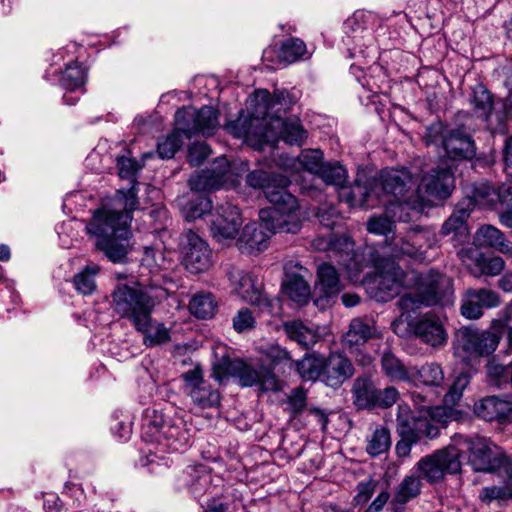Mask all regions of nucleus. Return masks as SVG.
<instances>
[{
  "instance_id": "44",
  "label": "nucleus",
  "mask_w": 512,
  "mask_h": 512,
  "mask_svg": "<svg viewBox=\"0 0 512 512\" xmlns=\"http://www.w3.org/2000/svg\"><path fill=\"white\" fill-rule=\"evenodd\" d=\"M318 177L327 185L343 187L347 180V171L339 162H325Z\"/></svg>"
},
{
  "instance_id": "59",
  "label": "nucleus",
  "mask_w": 512,
  "mask_h": 512,
  "mask_svg": "<svg viewBox=\"0 0 512 512\" xmlns=\"http://www.w3.org/2000/svg\"><path fill=\"white\" fill-rule=\"evenodd\" d=\"M410 238L414 242L418 254H421L424 248H431L434 244V235L420 227L410 229Z\"/></svg>"
},
{
  "instance_id": "27",
  "label": "nucleus",
  "mask_w": 512,
  "mask_h": 512,
  "mask_svg": "<svg viewBox=\"0 0 512 512\" xmlns=\"http://www.w3.org/2000/svg\"><path fill=\"white\" fill-rule=\"evenodd\" d=\"M415 335L424 343L434 348L446 344L448 334L441 319L433 314H426L413 326Z\"/></svg>"
},
{
  "instance_id": "4",
  "label": "nucleus",
  "mask_w": 512,
  "mask_h": 512,
  "mask_svg": "<svg viewBox=\"0 0 512 512\" xmlns=\"http://www.w3.org/2000/svg\"><path fill=\"white\" fill-rule=\"evenodd\" d=\"M168 296L165 288L154 283H119L111 293L110 305L117 316L128 320L137 331H146L154 308Z\"/></svg>"
},
{
  "instance_id": "52",
  "label": "nucleus",
  "mask_w": 512,
  "mask_h": 512,
  "mask_svg": "<svg viewBox=\"0 0 512 512\" xmlns=\"http://www.w3.org/2000/svg\"><path fill=\"white\" fill-rule=\"evenodd\" d=\"M419 380L428 386H440L444 381L442 368L435 363L423 365L418 371Z\"/></svg>"
},
{
  "instance_id": "16",
  "label": "nucleus",
  "mask_w": 512,
  "mask_h": 512,
  "mask_svg": "<svg viewBox=\"0 0 512 512\" xmlns=\"http://www.w3.org/2000/svg\"><path fill=\"white\" fill-rule=\"evenodd\" d=\"M175 122L187 138L198 133L211 135L219 125L217 111L209 106H204L199 110L192 107L178 109L175 114Z\"/></svg>"
},
{
  "instance_id": "32",
  "label": "nucleus",
  "mask_w": 512,
  "mask_h": 512,
  "mask_svg": "<svg viewBox=\"0 0 512 512\" xmlns=\"http://www.w3.org/2000/svg\"><path fill=\"white\" fill-rule=\"evenodd\" d=\"M391 445L390 431L384 426H376L366 437V452L371 457H378L388 452Z\"/></svg>"
},
{
  "instance_id": "25",
  "label": "nucleus",
  "mask_w": 512,
  "mask_h": 512,
  "mask_svg": "<svg viewBox=\"0 0 512 512\" xmlns=\"http://www.w3.org/2000/svg\"><path fill=\"white\" fill-rule=\"evenodd\" d=\"M255 99L261 102L259 103L260 109L256 110L251 117L259 116L260 118L267 119L269 109L278 107L276 112H280L281 110H290L299 99V91L296 89H292L290 91L285 89H275L273 96H270V93L267 90H258L255 93Z\"/></svg>"
},
{
  "instance_id": "49",
  "label": "nucleus",
  "mask_w": 512,
  "mask_h": 512,
  "mask_svg": "<svg viewBox=\"0 0 512 512\" xmlns=\"http://www.w3.org/2000/svg\"><path fill=\"white\" fill-rule=\"evenodd\" d=\"M511 368L512 364L504 365L495 356L489 358L486 363L488 377L495 381V384L499 387L502 383L508 382Z\"/></svg>"
},
{
  "instance_id": "28",
  "label": "nucleus",
  "mask_w": 512,
  "mask_h": 512,
  "mask_svg": "<svg viewBox=\"0 0 512 512\" xmlns=\"http://www.w3.org/2000/svg\"><path fill=\"white\" fill-rule=\"evenodd\" d=\"M474 244L477 247L494 249L506 257L512 258V241L494 225H481L474 235Z\"/></svg>"
},
{
  "instance_id": "6",
  "label": "nucleus",
  "mask_w": 512,
  "mask_h": 512,
  "mask_svg": "<svg viewBox=\"0 0 512 512\" xmlns=\"http://www.w3.org/2000/svg\"><path fill=\"white\" fill-rule=\"evenodd\" d=\"M192 424L184 416L175 414L169 419L154 409L145 411L142 424V438L149 443H157L170 452L186 451L192 441Z\"/></svg>"
},
{
  "instance_id": "35",
  "label": "nucleus",
  "mask_w": 512,
  "mask_h": 512,
  "mask_svg": "<svg viewBox=\"0 0 512 512\" xmlns=\"http://www.w3.org/2000/svg\"><path fill=\"white\" fill-rule=\"evenodd\" d=\"M217 309V302L214 296L208 292L195 294L189 302V311L195 317L208 319L214 316Z\"/></svg>"
},
{
  "instance_id": "38",
  "label": "nucleus",
  "mask_w": 512,
  "mask_h": 512,
  "mask_svg": "<svg viewBox=\"0 0 512 512\" xmlns=\"http://www.w3.org/2000/svg\"><path fill=\"white\" fill-rule=\"evenodd\" d=\"M372 335L371 327L359 319L350 323L349 330L344 334L342 343L345 348L358 347L364 344Z\"/></svg>"
},
{
  "instance_id": "56",
  "label": "nucleus",
  "mask_w": 512,
  "mask_h": 512,
  "mask_svg": "<svg viewBox=\"0 0 512 512\" xmlns=\"http://www.w3.org/2000/svg\"><path fill=\"white\" fill-rule=\"evenodd\" d=\"M473 103L476 111L479 113V116L489 118L491 110H492V97L491 94L480 87L477 90H474Z\"/></svg>"
},
{
  "instance_id": "64",
  "label": "nucleus",
  "mask_w": 512,
  "mask_h": 512,
  "mask_svg": "<svg viewBox=\"0 0 512 512\" xmlns=\"http://www.w3.org/2000/svg\"><path fill=\"white\" fill-rule=\"evenodd\" d=\"M512 322V300L498 312V317L491 321V328L504 330Z\"/></svg>"
},
{
  "instance_id": "10",
  "label": "nucleus",
  "mask_w": 512,
  "mask_h": 512,
  "mask_svg": "<svg viewBox=\"0 0 512 512\" xmlns=\"http://www.w3.org/2000/svg\"><path fill=\"white\" fill-rule=\"evenodd\" d=\"M413 285H416V295L404 294L399 299V305L404 309H415L420 305L432 306L445 304L453 293L452 280L434 270L417 275Z\"/></svg>"
},
{
  "instance_id": "23",
  "label": "nucleus",
  "mask_w": 512,
  "mask_h": 512,
  "mask_svg": "<svg viewBox=\"0 0 512 512\" xmlns=\"http://www.w3.org/2000/svg\"><path fill=\"white\" fill-rule=\"evenodd\" d=\"M241 224L239 208L231 203H225L219 206L217 215L211 222L210 230L217 241L223 242L234 239Z\"/></svg>"
},
{
  "instance_id": "58",
  "label": "nucleus",
  "mask_w": 512,
  "mask_h": 512,
  "mask_svg": "<svg viewBox=\"0 0 512 512\" xmlns=\"http://www.w3.org/2000/svg\"><path fill=\"white\" fill-rule=\"evenodd\" d=\"M212 209V201L205 196H198L188 205L187 218L195 220L201 218Z\"/></svg>"
},
{
  "instance_id": "17",
  "label": "nucleus",
  "mask_w": 512,
  "mask_h": 512,
  "mask_svg": "<svg viewBox=\"0 0 512 512\" xmlns=\"http://www.w3.org/2000/svg\"><path fill=\"white\" fill-rule=\"evenodd\" d=\"M503 335V330L480 331L472 326H463L456 330L453 346L462 352H495Z\"/></svg>"
},
{
  "instance_id": "33",
  "label": "nucleus",
  "mask_w": 512,
  "mask_h": 512,
  "mask_svg": "<svg viewBox=\"0 0 512 512\" xmlns=\"http://www.w3.org/2000/svg\"><path fill=\"white\" fill-rule=\"evenodd\" d=\"M377 390L369 378H357L352 389L354 404L362 409L375 407Z\"/></svg>"
},
{
  "instance_id": "39",
  "label": "nucleus",
  "mask_w": 512,
  "mask_h": 512,
  "mask_svg": "<svg viewBox=\"0 0 512 512\" xmlns=\"http://www.w3.org/2000/svg\"><path fill=\"white\" fill-rule=\"evenodd\" d=\"M497 199L499 222L507 228H512V185L502 184L498 188Z\"/></svg>"
},
{
  "instance_id": "30",
  "label": "nucleus",
  "mask_w": 512,
  "mask_h": 512,
  "mask_svg": "<svg viewBox=\"0 0 512 512\" xmlns=\"http://www.w3.org/2000/svg\"><path fill=\"white\" fill-rule=\"evenodd\" d=\"M474 411L486 421L502 420L512 413V401L489 396L476 403Z\"/></svg>"
},
{
  "instance_id": "55",
  "label": "nucleus",
  "mask_w": 512,
  "mask_h": 512,
  "mask_svg": "<svg viewBox=\"0 0 512 512\" xmlns=\"http://www.w3.org/2000/svg\"><path fill=\"white\" fill-rule=\"evenodd\" d=\"M187 349L189 350H204V351H210L215 352L216 350H225V345L214 339V338H207L203 335H198L194 339L190 340L187 345Z\"/></svg>"
},
{
  "instance_id": "62",
  "label": "nucleus",
  "mask_w": 512,
  "mask_h": 512,
  "mask_svg": "<svg viewBox=\"0 0 512 512\" xmlns=\"http://www.w3.org/2000/svg\"><path fill=\"white\" fill-rule=\"evenodd\" d=\"M254 325L255 318L248 308L240 309L233 318V327L239 333L252 329Z\"/></svg>"
},
{
  "instance_id": "60",
  "label": "nucleus",
  "mask_w": 512,
  "mask_h": 512,
  "mask_svg": "<svg viewBox=\"0 0 512 512\" xmlns=\"http://www.w3.org/2000/svg\"><path fill=\"white\" fill-rule=\"evenodd\" d=\"M376 482L372 479L361 481L356 486V494L353 497V504L364 505L366 504L375 492Z\"/></svg>"
},
{
  "instance_id": "46",
  "label": "nucleus",
  "mask_w": 512,
  "mask_h": 512,
  "mask_svg": "<svg viewBox=\"0 0 512 512\" xmlns=\"http://www.w3.org/2000/svg\"><path fill=\"white\" fill-rule=\"evenodd\" d=\"M181 133L182 131L177 126L169 135L158 142L157 152L161 158L170 159L174 157L183 143Z\"/></svg>"
},
{
  "instance_id": "34",
  "label": "nucleus",
  "mask_w": 512,
  "mask_h": 512,
  "mask_svg": "<svg viewBox=\"0 0 512 512\" xmlns=\"http://www.w3.org/2000/svg\"><path fill=\"white\" fill-rule=\"evenodd\" d=\"M317 275L320 289L326 297L335 296L341 291L342 286L335 267L323 263L318 267Z\"/></svg>"
},
{
  "instance_id": "57",
  "label": "nucleus",
  "mask_w": 512,
  "mask_h": 512,
  "mask_svg": "<svg viewBox=\"0 0 512 512\" xmlns=\"http://www.w3.org/2000/svg\"><path fill=\"white\" fill-rule=\"evenodd\" d=\"M461 262L469 269L473 274V270L479 268L480 263L483 259V254L473 247L461 248L457 253Z\"/></svg>"
},
{
  "instance_id": "8",
  "label": "nucleus",
  "mask_w": 512,
  "mask_h": 512,
  "mask_svg": "<svg viewBox=\"0 0 512 512\" xmlns=\"http://www.w3.org/2000/svg\"><path fill=\"white\" fill-rule=\"evenodd\" d=\"M296 368L304 380L321 379L327 386L337 388L353 376L354 367L344 354H305L296 363Z\"/></svg>"
},
{
  "instance_id": "48",
  "label": "nucleus",
  "mask_w": 512,
  "mask_h": 512,
  "mask_svg": "<svg viewBox=\"0 0 512 512\" xmlns=\"http://www.w3.org/2000/svg\"><path fill=\"white\" fill-rule=\"evenodd\" d=\"M471 379V374L461 372L454 380L449 391L445 394L442 406L451 407L461 399L464 389L467 387Z\"/></svg>"
},
{
  "instance_id": "51",
  "label": "nucleus",
  "mask_w": 512,
  "mask_h": 512,
  "mask_svg": "<svg viewBox=\"0 0 512 512\" xmlns=\"http://www.w3.org/2000/svg\"><path fill=\"white\" fill-rule=\"evenodd\" d=\"M384 213V216H373L369 219L367 230L370 233L387 236L393 231L394 222L400 221L398 218L388 215L385 208Z\"/></svg>"
},
{
  "instance_id": "5",
  "label": "nucleus",
  "mask_w": 512,
  "mask_h": 512,
  "mask_svg": "<svg viewBox=\"0 0 512 512\" xmlns=\"http://www.w3.org/2000/svg\"><path fill=\"white\" fill-rule=\"evenodd\" d=\"M246 120L238 119L228 125V130L237 138H243L252 145L262 148L263 144H274L279 139L289 145H302L307 138V132L299 118L283 119L280 116L269 120L259 116Z\"/></svg>"
},
{
  "instance_id": "61",
  "label": "nucleus",
  "mask_w": 512,
  "mask_h": 512,
  "mask_svg": "<svg viewBox=\"0 0 512 512\" xmlns=\"http://www.w3.org/2000/svg\"><path fill=\"white\" fill-rule=\"evenodd\" d=\"M210 153L211 150L206 143H193L188 149V161L192 166H200Z\"/></svg>"
},
{
  "instance_id": "2",
  "label": "nucleus",
  "mask_w": 512,
  "mask_h": 512,
  "mask_svg": "<svg viewBox=\"0 0 512 512\" xmlns=\"http://www.w3.org/2000/svg\"><path fill=\"white\" fill-rule=\"evenodd\" d=\"M117 167L119 176L131 182L128 189L117 191L123 211L106 208L98 210L86 226L87 233L95 239L96 248L113 263L123 262L128 254V241L131 236L129 223L132 212L139 204L136 173L141 170L142 165L134 158L122 155L117 158Z\"/></svg>"
},
{
  "instance_id": "7",
  "label": "nucleus",
  "mask_w": 512,
  "mask_h": 512,
  "mask_svg": "<svg viewBox=\"0 0 512 512\" xmlns=\"http://www.w3.org/2000/svg\"><path fill=\"white\" fill-rule=\"evenodd\" d=\"M457 410L446 406H423L419 415H413L407 406H399L397 414V432L400 437L420 441L422 437L433 439L438 436L440 426L456 420Z\"/></svg>"
},
{
  "instance_id": "20",
  "label": "nucleus",
  "mask_w": 512,
  "mask_h": 512,
  "mask_svg": "<svg viewBox=\"0 0 512 512\" xmlns=\"http://www.w3.org/2000/svg\"><path fill=\"white\" fill-rule=\"evenodd\" d=\"M498 292L488 288H468L462 295L460 314L468 320H478L485 309H494L501 305Z\"/></svg>"
},
{
  "instance_id": "1",
  "label": "nucleus",
  "mask_w": 512,
  "mask_h": 512,
  "mask_svg": "<svg viewBox=\"0 0 512 512\" xmlns=\"http://www.w3.org/2000/svg\"><path fill=\"white\" fill-rule=\"evenodd\" d=\"M245 181L248 187L261 190L272 206L259 211L260 223L251 222L242 229L236 242L241 253L254 254L266 250L272 234L300 232L299 204L287 190L290 179L286 175L259 169L249 172Z\"/></svg>"
},
{
  "instance_id": "54",
  "label": "nucleus",
  "mask_w": 512,
  "mask_h": 512,
  "mask_svg": "<svg viewBox=\"0 0 512 512\" xmlns=\"http://www.w3.org/2000/svg\"><path fill=\"white\" fill-rule=\"evenodd\" d=\"M505 268V261L500 256H493L483 259L479 268L473 270V275L479 277L481 275L496 276L499 275Z\"/></svg>"
},
{
  "instance_id": "42",
  "label": "nucleus",
  "mask_w": 512,
  "mask_h": 512,
  "mask_svg": "<svg viewBox=\"0 0 512 512\" xmlns=\"http://www.w3.org/2000/svg\"><path fill=\"white\" fill-rule=\"evenodd\" d=\"M498 191L496 192L488 183H476L471 189V194L467 195L462 200H470L472 202V211L476 205L488 206L492 204L497 198Z\"/></svg>"
},
{
  "instance_id": "9",
  "label": "nucleus",
  "mask_w": 512,
  "mask_h": 512,
  "mask_svg": "<svg viewBox=\"0 0 512 512\" xmlns=\"http://www.w3.org/2000/svg\"><path fill=\"white\" fill-rule=\"evenodd\" d=\"M376 274L365 279L364 285L370 297L377 302H387L400 293L403 288L413 286L415 272H406L393 260L375 261Z\"/></svg>"
},
{
  "instance_id": "11",
  "label": "nucleus",
  "mask_w": 512,
  "mask_h": 512,
  "mask_svg": "<svg viewBox=\"0 0 512 512\" xmlns=\"http://www.w3.org/2000/svg\"><path fill=\"white\" fill-rule=\"evenodd\" d=\"M213 376L217 380L225 377H237L244 387L259 386L262 391H277L278 380L271 368L260 367L254 369L238 358H231L229 354H223L213 363Z\"/></svg>"
},
{
  "instance_id": "50",
  "label": "nucleus",
  "mask_w": 512,
  "mask_h": 512,
  "mask_svg": "<svg viewBox=\"0 0 512 512\" xmlns=\"http://www.w3.org/2000/svg\"><path fill=\"white\" fill-rule=\"evenodd\" d=\"M390 245L392 246L391 253L393 256L416 257L419 255L414 242L410 238V230L404 236H393Z\"/></svg>"
},
{
  "instance_id": "47",
  "label": "nucleus",
  "mask_w": 512,
  "mask_h": 512,
  "mask_svg": "<svg viewBox=\"0 0 512 512\" xmlns=\"http://www.w3.org/2000/svg\"><path fill=\"white\" fill-rule=\"evenodd\" d=\"M323 158L324 156L321 150L307 149L301 152L298 157V161L304 170L318 176L322 166L325 163Z\"/></svg>"
},
{
  "instance_id": "21",
  "label": "nucleus",
  "mask_w": 512,
  "mask_h": 512,
  "mask_svg": "<svg viewBox=\"0 0 512 512\" xmlns=\"http://www.w3.org/2000/svg\"><path fill=\"white\" fill-rule=\"evenodd\" d=\"M183 263L192 273H201L212 265V252L208 244L196 233L188 231L182 239Z\"/></svg>"
},
{
  "instance_id": "36",
  "label": "nucleus",
  "mask_w": 512,
  "mask_h": 512,
  "mask_svg": "<svg viewBox=\"0 0 512 512\" xmlns=\"http://www.w3.org/2000/svg\"><path fill=\"white\" fill-rule=\"evenodd\" d=\"M316 249L328 251L329 253H339L349 256L354 250V243L350 237L330 236L329 238L319 237L313 243Z\"/></svg>"
},
{
  "instance_id": "63",
  "label": "nucleus",
  "mask_w": 512,
  "mask_h": 512,
  "mask_svg": "<svg viewBox=\"0 0 512 512\" xmlns=\"http://www.w3.org/2000/svg\"><path fill=\"white\" fill-rule=\"evenodd\" d=\"M306 398V392L302 388L294 389L288 396V409L293 414L302 412L306 406Z\"/></svg>"
},
{
  "instance_id": "53",
  "label": "nucleus",
  "mask_w": 512,
  "mask_h": 512,
  "mask_svg": "<svg viewBox=\"0 0 512 512\" xmlns=\"http://www.w3.org/2000/svg\"><path fill=\"white\" fill-rule=\"evenodd\" d=\"M140 332L144 334L143 340L147 348H153L170 340L169 330L163 324L153 327L151 322L146 331Z\"/></svg>"
},
{
  "instance_id": "43",
  "label": "nucleus",
  "mask_w": 512,
  "mask_h": 512,
  "mask_svg": "<svg viewBox=\"0 0 512 512\" xmlns=\"http://www.w3.org/2000/svg\"><path fill=\"white\" fill-rule=\"evenodd\" d=\"M86 77L85 68L78 63H70L66 66L60 82L66 90L74 91L84 85Z\"/></svg>"
},
{
  "instance_id": "15",
  "label": "nucleus",
  "mask_w": 512,
  "mask_h": 512,
  "mask_svg": "<svg viewBox=\"0 0 512 512\" xmlns=\"http://www.w3.org/2000/svg\"><path fill=\"white\" fill-rule=\"evenodd\" d=\"M464 444L470 453L469 463L475 471H493L511 465L510 457L486 438L465 439Z\"/></svg>"
},
{
  "instance_id": "37",
  "label": "nucleus",
  "mask_w": 512,
  "mask_h": 512,
  "mask_svg": "<svg viewBox=\"0 0 512 512\" xmlns=\"http://www.w3.org/2000/svg\"><path fill=\"white\" fill-rule=\"evenodd\" d=\"M310 56L305 42L299 38H289L281 45L280 58L288 64L309 59Z\"/></svg>"
},
{
  "instance_id": "12",
  "label": "nucleus",
  "mask_w": 512,
  "mask_h": 512,
  "mask_svg": "<svg viewBox=\"0 0 512 512\" xmlns=\"http://www.w3.org/2000/svg\"><path fill=\"white\" fill-rule=\"evenodd\" d=\"M227 276L232 290L245 302L259 308L263 313L277 315L281 311V301L263 291L262 281L253 273L231 268Z\"/></svg>"
},
{
  "instance_id": "31",
  "label": "nucleus",
  "mask_w": 512,
  "mask_h": 512,
  "mask_svg": "<svg viewBox=\"0 0 512 512\" xmlns=\"http://www.w3.org/2000/svg\"><path fill=\"white\" fill-rule=\"evenodd\" d=\"M284 330L291 340L297 342L304 349H308L318 339L316 329L305 325L301 321L286 322Z\"/></svg>"
},
{
  "instance_id": "29",
  "label": "nucleus",
  "mask_w": 512,
  "mask_h": 512,
  "mask_svg": "<svg viewBox=\"0 0 512 512\" xmlns=\"http://www.w3.org/2000/svg\"><path fill=\"white\" fill-rule=\"evenodd\" d=\"M184 476L185 484L200 503L207 497L217 496L216 488L211 486L212 476L203 467H189Z\"/></svg>"
},
{
  "instance_id": "40",
  "label": "nucleus",
  "mask_w": 512,
  "mask_h": 512,
  "mask_svg": "<svg viewBox=\"0 0 512 512\" xmlns=\"http://www.w3.org/2000/svg\"><path fill=\"white\" fill-rule=\"evenodd\" d=\"M420 479L421 478L419 476L415 475L406 476L396 489L394 502L398 504H405L416 497L421 491Z\"/></svg>"
},
{
  "instance_id": "13",
  "label": "nucleus",
  "mask_w": 512,
  "mask_h": 512,
  "mask_svg": "<svg viewBox=\"0 0 512 512\" xmlns=\"http://www.w3.org/2000/svg\"><path fill=\"white\" fill-rule=\"evenodd\" d=\"M460 469V450L454 445L424 456L417 463L419 477L430 483L442 480L446 473L456 474Z\"/></svg>"
},
{
  "instance_id": "14",
  "label": "nucleus",
  "mask_w": 512,
  "mask_h": 512,
  "mask_svg": "<svg viewBox=\"0 0 512 512\" xmlns=\"http://www.w3.org/2000/svg\"><path fill=\"white\" fill-rule=\"evenodd\" d=\"M438 134L443 148L450 158L471 159L475 156L474 141L464 127H457L444 132L441 124L433 123L427 128L425 135L427 144H435L437 142L436 135Z\"/></svg>"
},
{
  "instance_id": "45",
  "label": "nucleus",
  "mask_w": 512,
  "mask_h": 512,
  "mask_svg": "<svg viewBox=\"0 0 512 512\" xmlns=\"http://www.w3.org/2000/svg\"><path fill=\"white\" fill-rule=\"evenodd\" d=\"M381 365L385 375L392 379L407 380L410 378L411 370L395 358L394 354H383Z\"/></svg>"
},
{
  "instance_id": "26",
  "label": "nucleus",
  "mask_w": 512,
  "mask_h": 512,
  "mask_svg": "<svg viewBox=\"0 0 512 512\" xmlns=\"http://www.w3.org/2000/svg\"><path fill=\"white\" fill-rule=\"evenodd\" d=\"M472 212L470 200L460 201L450 217L443 223L441 234L444 236L453 235V240L458 243L466 242L469 237L467 220Z\"/></svg>"
},
{
  "instance_id": "41",
  "label": "nucleus",
  "mask_w": 512,
  "mask_h": 512,
  "mask_svg": "<svg viewBox=\"0 0 512 512\" xmlns=\"http://www.w3.org/2000/svg\"><path fill=\"white\" fill-rule=\"evenodd\" d=\"M99 270V266L96 264L87 265L74 276L73 283L75 289L83 295L92 294L96 289L95 276Z\"/></svg>"
},
{
  "instance_id": "18",
  "label": "nucleus",
  "mask_w": 512,
  "mask_h": 512,
  "mask_svg": "<svg viewBox=\"0 0 512 512\" xmlns=\"http://www.w3.org/2000/svg\"><path fill=\"white\" fill-rule=\"evenodd\" d=\"M285 278L282 282L283 293L298 306H304L311 299L309 270L297 261H288L284 265Z\"/></svg>"
},
{
  "instance_id": "24",
  "label": "nucleus",
  "mask_w": 512,
  "mask_h": 512,
  "mask_svg": "<svg viewBox=\"0 0 512 512\" xmlns=\"http://www.w3.org/2000/svg\"><path fill=\"white\" fill-rule=\"evenodd\" d=\"M454 188V175L448 167H438L431 169L425 174L421 183L417 185V189L424 191L427 195L437 199H446L450 196Z\"/></svg>"
},
{
  "instance_id": "3",
  "label": "nucleus",
  "mask_w": 512,
  "mask_h": 512,
  "mask_svg": "<svg viewBox=\"0 0 512 512\" xmlns=\"http://www.w3.org/2000/svg\"><path fill=\"white\" fill-rule=\"evenodd\" d=\"M372 197L380 200L388 215L402 222L410 220L409 210H420L424 204L417 180L406 168L384 169L367 186L354 185L347 200L352 206H364Z\"/></svg>"
},
{
  "instance_id": "22",
  "label": "nucleus",
  "mask_w": 512,
  "mask_h": 512,
  "mask_svg": "<svg viewBox=\"0 0 512 512\" xmlns=\"http://www.w3.org/2000/svg\"><path fill=\"white\" fill-rule=\"evenodd\" d=\"M231 167L225 157L217 158L210 168L195 173L189 179L191 190L211 192L229 184Z\"/></svg>"
},
{
  "instance_id": "19",
  "label": "nucleus",
  "mask_w": 512,
  "mask_h": 512,
  "mask_svg": "<svg viewBox=\"0 0 512 512\" xmlns=\"http://www.w3.org/2000/svg\"><path fill=\"white\" fill-rule=\"evenodd\" d=\"M184 391L192 402L202 408L216 407L220 404V394L204 380L203 370L199 364L181 375Z\"/></svg>"
}]
</instances>
